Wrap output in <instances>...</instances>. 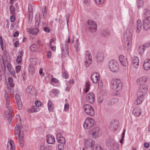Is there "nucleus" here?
<instances>
[{
  "instance_id": "f257e3e1",
  "label": "nucleus",
  "mask_w": 150,
  "mask_h": 150,
  "mask_svg": "<svg viewBox=\"0 0 150 150\" xmlns=\"http://www.w3.org/2000/svg\"><path fill=\"white\" fill-rule=\"evenodd\" d=\"M13 80L11 77H9L8 79V87L9 88L10 92L11 91L13 92V95L15 96V101L16 104V106L18 109L21 110L22 108V104L21 101L20 96H21V93L17 89H15L13 90V87L14 86V84L13 83Z\"/></svg>"
},
{
  "instance_id": "f03ea898",
  "label": "nucleus",
  "mask_w": 150,
  "mask_h": 150,
  "mask_svg": "<svg viewBox=\"0 0 150 150\" xmlns=\"http://www.w3.org/2000/svg\"><path fill=\"white\" fill-rule=\"evenodd\" d=\"M12 92L9 91V88L8 87V91H6L5 93V100L4 103L7 110H6L4 112V119L5 120H8L10 119L12 120L11 114L13 110L12 107L11 106V103L10 102V98H9V93H11Z\"/></svg>"
},
{
  "instance_id": "7ed1b4c3",
  "label": "nucleus",
  "mask_w": 150,
  "mask_h": 150,
  "mask_svg": "<svg viewBox=\"0 0 150 150\" xmlns=\"http://www.w3.org/2000/svg\"><path fill=\"white\" fill-rule=\"evenodd\" d=\"M4 57L2 55H0V61L2 62L1 67L3 72L5 73L6 66L8 71L11 72V65L10 64V58L8 53L7 51H4L3 53Z\"/></svg>"
},
{
  "instance_id": "20e7f679",
  "label": "nucleus",
  "mask_w": 150,
  "mask_h": 150,
  "mask_svg": "<svg viewBox=\"0 0 150 150\" xmlns=\"http://www.w3.org/2000/svg\"><path fill=\"white\" fill-rule=\"evenodd\" d=\"M112 87L113 90L117 92L120 91L122 86V83L119 79H114L111 82Z\"/></svg>"
},
{
  "instance_id": "39448f33",
  "label": "nucleus",
  "mask_w": 150,
  "mask_h": 150,
  "mask_svg": "<svg viewBox=\"0 0 150 150\" xmlns=\"http://www.w3.org/2000/svg\"><path fill=\"white\" fill-rule=\"evenodd\" d=\"M106 145L110 150H118V144L114 140L109 139L106 142Z\"/></svg>"
},
{
  "instance_id": "423d86ee",
  "label": "nucleus",
  "mask_w": 150,
  "mask_h": 150,
  "mask_svg": "<svg viewBox=\"0 0 150 150\" xmlns=\"http://www.w3.org/2000/svg\"><path fill=\"white\" fill-rule=\"evenodd\" d=\"M95 123V121L93 118L89 117L86 119L83 126L85 128L89 129L93 127Z\"/></svg>"
},
{
  "instance_id": "0eeeda50",
  "label": "nucleus",
  "mask_w": 150,
  "mask_h": 150,
  "mask_svg": "<svg viewBox=\"0 0 150 150\" xmlns=\"http://www.w3.org/2000/svg\"><path fill=\"white\" fill-rule=\"evenodd\" d=\"M109 67L110 70L113 72H117L119 70V65L115 60L110 61L109 63Z\"/></svg>"
},
{
  "instance_id": "6e6552de",
  "label": "nucleus",
  "mask_w": 150,
  "mask_h": 150,
  "mask_svg": "<svg viewBox=\"0 0 150 150\" xmlns=\"http://www.w3.org/2000/svg\"><path fill=\"white\" fill-rule=\"evenodd\" d=\"M96 25L95 22L92 20H88L87 23V27L91 32H95L96 29Z\"/></svg>"
},
{
  "instance_id": "1a4fd4ad",
  "label": "nucleus",
  "mask_w": 150,
  "mask_h": 150,
  "mask_svg": "<svg viewBox=\"0 0 150 150\" xmlns=\"http://www.w3.org/2000/svg\"><path fill=\"white\" fill-rule=\"evenodd\" d=\"M83 109L86 112L88 115L93 116L95 112L93 108L90 105L86 104L83 106Z\"/></svg>"
},
{
  "instance_id": "9d476101",
  "label": "nucleus",
  "mask_w": 150,
  "mask_h": 150,
  "mask_svg": "<svg viewBox=\"0 0 150 150\" xmlns=\"http://www.w3.org/2000/svg\"><path fill=\"white\" fill-rule=\"evenodd\" d=\"M145 95V94L142 93L141 91L138 89L137 92V99L136 104L137 105L139 104L142 103L144 99L143 97Z\"/></svg>"
},
{
  "instance_id": "9b49d317",
  "label": "nucleus",
  "mask_w": 150,
  "mask_h": 150,
  "mask_svg": "<svg viewBox=\"0 0 150 150\" xmlns=\"http://www.w3.org/2000/svg\"><path fill=\"white\" fill-rule=\"evenodd\" d=\"M145 95V94L142 93L141 91L138 89L137 92V99L136 104L137 105L139 104L142 103L144 99L143 97Z\"/></svg>"
},
{
  "instance_id": "f8f14e48",
  "label": "nucleus",
  "mask_w": 150,
  "mask_h": 150,
  "mask_svg": "<svg viewBox=\"0 0 150 150\" xmlns=\"http://www.w3.org/2000/svg\"><path fill=\"white\" fill-rule=\"evenodd\" d=\"M84 141L85 147L86 148L90 147L91 150L95 145L94 141L91 139H85Z\"/></svg>"
},
{
  "instance_id": "ddd939ff",
  "label": "nucleus",
  "mask_w": 150,
  "mask_h": 150,
  "mask_svg": "<svg viewBox=\"0 0 150 150\" xmlns=\"http://www.w3.org/2000/svg\"><path fill=\"white\" fill-rule=\"evenodd\" d=\"M86 61L84 62L86 67H87L89 66L92 62V57L91 54L88 51L86 53Z\"/></svg>"
},
{
  "instance_id": "4468645a",
  "label": "nucleus",
  "mask_w": 150,
  "mask_h": 150,
  "mask_svg": "<svg viewBox=\"0 0 150 150\" xmlns=\"http://www.w3.org/2000/svg\"><path fill=\"white\" fill-rule=\"evenodd\" d=\"M91 79L93 83H96L100 79L99 75L96 72H93L91 76Z\"/></svg>"
},
{
  "instance_id": "2eb2a0df",
  "label": "nucleus",
  "mask_w": 150,
  "mask_h": 150,
  "mask_svg": "<svg viewBox=\"0 0 150 150\" xmlns=\"http://www.w3.org/2000/svg\"><path fill=\"white\" fill-rule=\"evenodd\" d=\"M118 101V99L116 98H113L110 99L109 98H107L106 99L107 105L108 106L113 105L117 103Z\"/></svg>"
},
{
  "instance_id": "dca6fc26",
  "label": "nucleus",
  "mask_w": 150,
  "mask_h": 150,
  "mask_svg": "<svg viewBox=\"0 0 150 150\" xmlns=\"http://www.w3.org/2000/svg\"><path fill=\"white\" fill-rule=\"evenodd\" d=\"M99 130V128L98 127L93 128L90 130V133L93 138H96L98 136Z\"/></svg>"
},
{
  "instance_id": "f3484780",
  "label": "nucleus",
  "mask_w": 150,
  "mask_h": 150,
  "mask_svg": "<svg viewBox=\"0 0 150 150\" xmlns=\"http://www.w3.org/2000/svg\"><path fill=\"white\" fill-rule=\"evenodd\" d=\"M124 38L125 41H132V34L129 31H126L124 35Z\"/></svg>"
},
{
  "instance_id": "a211bd4d",
  "label": "nucleus",
  "mask_w": 150,
  "mask_h": 150,
  "mask_svg": "<svg viewBox=\"0 0 150 150\" xmlns=\"http://www.w3.org/2000/svg\"><path fill=\"white\" fill-rule=\"evenodd\" d=\"M86 98L88 102L91 103H94L95 101V96L94 94L92 93H88L86 96Z\"/></svg>"
},
{
  "instance_id": "6ab92c4d",
  "label": "nucleus",
  "mask_w": 150,
  "mask_h": 150,
  "mask_svg": "<svg viewBox=\"0 0 150 150\" xmlns=\"http://www.w3.org/2000/svg\"><path fill=\"white\" fill-rule=\"evenodd\" d=\"M57 140L59 143H65V138L62 136V134L59 133H58L57 134Z\"/></svg>"
},
{
  "instance_id": "aec40b11",
  "label": "nucleus",
  "mask_w": 150,
  "mask_h": 150,
  "mask_svg": "<svg viewBox=\"0 0 150 150\" xmlns=\"http://www.w3.org/2000/svg\"><path fill=\"white\" fill-rule=\"evenodd\" d=\"M46 140L48 143L50 144H53L55 142L54 137L50 134L46 136Z\"/></svg>"
},
{
  "instance_id": "412c9836",
  "label": "nucleus",
  "mask_w": 150,
  "mask_h": 150,
  "mask_svg": "<svg viewBox=\"0 0 150 150\" xmlns=\"http://www.w3.org/2000/svg\"><path fill=\"white\" fill-rule=\"evenodd\" d=\"M8 148L9 150H15V146L14 142L11 139H8L7 144Z\"/></svg>"
},
{
  "instance_id": "4be33fe9",
  "label": "nucleus",
  "mask_w": 150,
  "mask_h": 150,
  "mask_svg": "<svg viewBox=\"0 0 150 150\" xmlns=\"http://www.w3.org/2000/svg\"><path fill=\"white\" fill-rule=\"evenodd\" d=\"M119 59L121 64L123 66L125 67L127 64L126 59L122 55H120L119 57Z\"/></svg>"
},
{
  "instance_id": "5701e85b",
  "label": "nucleus",
  "mask_w": 150,
  "mask_h": 150,
  "mask_svg": "<svg viewBox=\"0 0 150 150\" xmlns=\"http://www.w3.org/2000/svg\"><path fill=\"white\" fill-rule=\"evenodd\" d=\"M30 48L31 51L33 52H39L41 51L40 48L38 47L36 45L34 44L31 45L30 47Z\"/></svg>"
},
{
  "instance_id": "b1692460",
  "label": "nucleus",
  "mask_w": 150,
  "mask_h": 150,
  "mask_svg": "<svg viewBox=\"0 0 150 150\" xmlns=\"http://www.w3.org/2000/svg\"><path fill=\"white\" fill-rule=\"evenodd\" d=\"M150 21L145 19L143 21V27L144 30H147L150 27Z\"/></svg>"
},
{
  "instance_id": "393cba45",
  "label": "nucleus",
  "mask_w": 150,
  "mask_h": 150,
  "mask_svg": "<svg viewBox=\"0 0 150 150\" xmlns=\"http://www.w3.org/2000/svg\"><path fill=\"white\" fill-rule=\"evenodd\" d=\"M144 69L146 70H149L150 69V59H146L145 61L143 64Z\"/></svg>"
},
{
  "instance_id": "a878e982",
  "label": "nucleus",
  "mask_w": 150,
  "mask_h": 150,
  "mask_svg": "<svg viewBox=\"0 0 150 150\" xmlns=\"http://www.w3.org/2000/svg\"><path fill=\"white\" fill-rule=\"evenodd\" d=\"M27 31L32 35H36L39 31V30L38 28H28L27 29Z\"/></svg>"
},
{
  "instance_id": "bb28decb",
  "label": "nucleus",
  "mask_w": 150,
  "mask_h": 150,
  "mask_svg": "<svg viewBox=\"0 0 150 150\" xmlns=\"http://www.w3.org/2000/svg\"><path fill=\"white\" fill-rule=\"evenodd\" d=\"M25 91L26 92L30 93L33 95H35V93L34 89L32 86H28L25 89Z\"/></svg>"
},
{
  "instance_id": "cd10ccee",
  "label": "nucleus",
  "mask_w": 150,
  "mask_h": 150,
  "mask_svg": "<svg viewBox=\"0 0 150 150\" xmlns=\"http://www.w3.org/2000/svg\"><path fill=\"white\" fill-rule=\"evenodd\" d=\"M15 132L18 136H22L23 134V131H21L20 126L19 125H17L15 128Z\"/></svg>"
},
{
  "instance_id": "c85d7f7f",
  "label": "nucleus",
  "mask_w": 150,
  "mask_h": 150,
  "mask_svg": "<svg viewBox=\"0 0 150 150\" xmlns=\"http://www.w3.org/2000/svg\"><path fill=\"white\" fill-rule=\"evenodd\" d=\"M104 55L103 53L99 52L97 54L96 59L98 62H101L103 60Z\"/></svg>"
},
{
  "instance_id": "c756f323",
  "label": "nucleus",
  "mask_w": 150,
  "mask_h": 150,
  "mask_svg": "<svg viewBox=\"0 0 150 150\" xmlns=\"http://www.w3.org/2000/svg\"><path fill=\"white\" fill-rule=\"evenodd\" d=\"M138 89L146 95L148 91L147 86L146 85H142Z\"/></svg>"
},
{
  "instance_id": "7c9ffc66",
  "label": "nucleus",
  "mask_w": 150,
  "mask_h": 150,
  "mask_svg": "<svg viewBox=\"0 0 150 150\" xmlns=\"http://www.w3.org/2000/svg\"><path fill=\"white\" fill-rule=\"evenodd\" d=\"M146 79L145 77H140L137 80V83L140 85H142L145 83L146 81Z\"/></svg>"
},
{
  "instance_id": "2f4dec72",
  "label": "nucleus",
  "mask_w": 150,
  "mask_h": 150,
  "mask_svg": "<svg viewBox=\"0 0 150 150\" xmlns=\"http://www.w3.org/2000/svg\"><path fill=\"white\" fill-rule=\"evenodd\" d=\"M139 64V59L138 57L134 56L133 57V66L135 67H137Z\"/></svg>"
},
{
  "instance_id": "473e14b6",
  "label": "nucleus",
  "mask_w": 150,
  "mask_h": 150,
  "mask_svg": "<svg viewBox=\"0 0 150 150\" xmlns=\"http://www.w3.org/2000/svg\"><path fill=\"white\" fill-rule=\"evenodd\" d=\"M24 134L22 136H18V142L19 145L21 147H23L24 145Z\"/></svg>"
},
{
  "instance_id": "72a5a7b5",
  "label": "nucleus",
  "mask_w": 150,
  "mask_h": 150,
  "mask_svg": "<svg viewBox=\"0 0 150 150\" xmlns=\"http://www.w3.org/2000/svg\"><path fill=\"white\" fill-rule=\"evenodd\" d=\"M141 111V109L139 108H137L133 110L132 112L134 115L138 116L140 115Z\"/></svg>"
},
{
  "instance_id": "f704fd0d",
  "label": "nucleus",
  "mask_w": 150,
  "mask_h": 150,
  "mask_svg": "<svg viewBox=\"0 0 150 150\" xmlns=\"http://www.w3.org/2000/svg\"><path fill=\"white\" fill-rule=\"evenodd\" d=\"M48 107L50 111H53L54 107L52 102L50 100H49L47 104Z\"/></svg>"
},
{
  "instance_id": "c9c22d12",
  "label": "nucleus",
  "mask_w": 150,
  "mask_h": 150,
  "mask_svg": "<svg viewBox=\"0 0 150 150\" xmlns=\"http://www.w3.org/2000/svg\"><path fill=\"white\" fill-rule=\"evenodd\" d=\"M141 21L140 19H138L137 22V27L136 30L137 33H139L141 29L142 25L141 23Z\"/></svg>"
},
{
  "instance_id": "e433bc0d",
  "label": "nucleus",
  "mask_w": 150,
  "mask_h": 150,
  "mask_svg": "<svg viewBox=\"0 0 150 150\" xmlns=\"http://www.w3.org/2000/svg\"><path fill=\"white\" fill-rule=\"evenodd\" d=\"M35 68L33 64H30L28 67V71L29 73H33L35 71Z\"/></svg>"
},
{
  "instance_id": "4c0bfd02",
  "label": "nucleus",
  "mask_w": 150,
  "mask_h": 150,
  "mask_svg": "<svg viewBox=\"0 0 150 150\" xmlns=\"http://www.w3.org/2000/svg\"><path fill=\"white\" fill-rule=\"evenodd\" d=\"M91 150H103L101 146L98 144H95Z\"/></svg>"
},
{
  "instance_id": "58836bf2",
  "label": "nucleus",
  "mask_w": 150,
  "mask_h": 150,
  "mask_svg": "<svg viewBox=\"0 0 150 150\" xmlns=\"http://www.w3.org/2000/svg\"><path fill=\"white\" fill-rule=\"evenodd\" d=\"M90 84L89 82L88 81L87 82L85 85V88L84 89V91L85 93H86L88 91L90 88Z\"/></svg>"
},
{
  "instance_id": "ea45409f",
  "label": "nucleus",
  "mask_w": 150,
  "mask_h": 150,
  "mask_svg": "<svg viewBox=\"0 0 150 150\" xmlns=\"http://www.w3.org/2000/svg\"><path fill=\"white\" fill-rule=\"evenodd\" d=\"M39 110V108L38 107L35 105L33 106L31 109V111L32 112H37Z\"/></svg>"
},
{
  "instance_id": "a19ab883",
  "label": "nucleus",
  "mask_w": 150,
  "mask_h": 150,
  "mask_svg": "<svg viewBox=\"0 0 150 150\" xmlns=\"http://www.w3.org/2000/svg\"><path fill=\"white\" fill-rule=\"evenodd\" d=\"M125 44H126V47L127 50H128L131 47L132 44V41H125Z\"/></svg>"
},
{
  "instance_id": "79ce46f5",
  "label": "nucleus",
  "mask_w": 150,
  "mask_h": 150,
  "mask_svg": "<svg viewBox=\"0 0 150 150\" xmlns=\"http://www.w3.org/2000/svg\"><path fill=\"white\" fill-rule=\"evenodd\" d=\"M29 61L34 64H36L38 62V59L36 58H30L29 59Z\"/></svg>"
},
{
  "instance_id": "37998d69",
  "label": "nucleus",
  "mask_w": 150,
  "mask_h": 150,
  "mask_svg": "<svg viewBox=\"0 0 150 150\" xmlns=\"http://www.w3.org/2000/svg\"><path fill=\"white\" fill-rule=\"evenodd\" d=\"M40 14L39 13H38V18H37L36 17L35 19V25L36 26H38L39 24L40 20Z\"/></svg>"
},
{
  "instance_id": "c03bdc74",
  "label": "nucleus",
  "mask_w": 150,
  "mask_h": 150,
  "mask_svg": "<svg viewBox=\"0 0 150 150\" xmlns=\"http://www.w3.org/2000/svg\"><path fill=\"white\" fill-rule=\"evenodd\" d=\"M59 143V144L58 145V149L60 150H63L64 148V145L65 144V143Z\"/></svg>"
},
{
  "instance_id": "a18cd8bd",
  "label": "nucleus",
  "mask_w": 150,
  "mask_h": 150,
  "mask_svg": "<svg viewBox=\"0 0 150 150\" xmlns=\"http://www.w3.org/2000/svg\"><path fill=\"white\" fill-rule=\"evenodd\" d=\"M138 6H142L143 5V0H138L137 2Z\"/></svg>"
},
{
  "instance_id": "49530a36",
  "label": "nucleus",
  "mask_w": 150,
  "mask_h": 150,
  "mask_svg": "<svg viewBox=\"0 0 150 150\" xmlns=\"http://www.w3.org/2000/svg\"><path fill=\"white\" fill-rule=\"evenodd\" d=\"M47 148V146L44 144H41L40 146V150H45Z\"/></svg>"
},
{
  "instance_id": "de8ad7c7",
  "label": "nucleus",
  "mask_w": 150,
  "mask_h": 150,
  "mask_svg": "<svg viewBox=\"0 0 150 150\" xmlns=\"http://www.w3.org/2000/svg\"><path fill=\"white\" fill-rule=\"evenodd\" d=\"M10 13L12 14H14L15 11V9L14 7L13 6H11L10 7Z\"/></svg>"
},
{
  "instance_id": "09e8293b",
  "label": "nucleus",
  "mask_w": 150,
  "mask_h": 150,
  "mask_svg": "<svg viewBox=\"0 0 150 150\" xmlns=\"http://www.w3.org/2000/svg\"><path fill=\"white\" fill-rule=\"evenodd\" d=\"M145 50L144 48L140 47L139 50V53L140 54L142 55L144 53Z\"/></svg>"
},
{
  "instance_id": "8fccbe9b",
  "label": "nucleus",
  "mask_w": 150,
  "mask_h": 150,
  "mask_svg": "<svg viewBox=\"0 0 150 150\" xmlns=\"http://www.w3.org/2000/svg\"><path fill=\"white\" fill-rule=\"evenodd\" d=\"M16 60L18 63H20L22 60V56H18Z\"/></svg>"
},
{
  "instance_id": "3c124183",
  "label": "nucleus",
  "mask_w": 150,
  "mask_h": 150,
  "mask_svg": "<svg viewBox=\"0 0 150 150\" xmlns=\"http://www.w3.org/2000/svg\"><path fill=\"white\" fill-rule=\"evenodd\" d=\"M0 44L1 48L3 50H4L2 38L1 36H0Z\"/></svg>"
},
{
  "instance_id": "603ef678",
  "label": "nucleus",
  "mask_w": 150,
  "mask_h": 150,
  "mask_svg": "<svg viewBox=\"0 0 150 150\" xmlns=\"http://www.w3.org/2000/svg\"><path fill=\"white\" fill-rule=\"evenodd\" d=\"M95 2L98 4H101L104 2V0H95Z\"/></svg>"
},
{
  "instance_id": "864d4df0",
  "label": "nucleus",
  "mask_w": 150,
  "mask_h": 150,
  "mask_svg": "<svg viewBox=\"0 0 150 150\" xmlns=\"http://www.w3.org/2000/svg\"><path fill=\"white\" fill-rule=\"evenodd\" d=\"M68 46H68V45L67 44H65V48L66 50V52H67L66 55H68L69 53V50H68V49H69Z\"/></svg>"
},
{
  "instance_id": "5fc2aeb1",
  "label": "nucleus",
  "mask_w": 150,
  "mask_h": 150,
  "mask_svg": "<svg viewBox=\"0 0 150 150\" xmlns=\"http://www.w3.org/2000/svg\"><path fill=\"white\" fill-rule=\"evenodd\" d=\"M62 76L65 79H67L69 77L68 74L65 72H64L63 73Z\"/></svg>"
},
{
  "instance_id": "6e6d98bb",
  "label": "nucleus",
  "mask_w": 150,
  "mask_h": 150,
  "mask_svg": "<svg viewBox=\"0 0 150 150\" xmlns=\"http://www.w3.org/2000/svg\"><path fill=\"white\" fill-rule=\"evenodd\" d=\"M46 7L44 6L42 9V12L43 13V16H44V15L46 14L47 11L46 9Z\"/></svg>"
},
{
  "instance_id": "4d7b16f0",
  "label": "nucleus",
  "mask_w": 150,
  "mask_h": 150,
  "mask_svg": "<svg viewBox=\"0 0 150 150\" xmlns=\"http://www.w3.org/2000/svg\"><path fill=\"white\" fill-rule=\"evenodd\" d=\"M35 103V105L38 107L41 105V103L39 101L36 100Z\"/></svg>"
},
{
  "instance_id": "13d9d810",
  "label": "nucleus",
  "mask_w": 150,
  "mask_h": 150,
  "mask_svg": "<svg viewBox=\"0 0 150 150\" xmlns=\"http://www.w3.org/2000/svg\"><path fill=\"white\" fill-rule=\"evenodd\" d=\"M150 45V44L149 43H145L144 45H143L142 47L144 48V49H146V48L149 47Z\"/></svg>"
},
{
  "instance_id": "bf43d9fd",
  "label": "nucleus",
  "mask_w": 150,
  "mask_h": 150,
  "mask_svg": "<svg viewBox=\"0 0 150 150\" xmlns=\"http://www.w3.org/2000/svg\"><path fill=\"white\" fill-rule=\"evenodd\" d=\"M102 34L106 36L108 35L109 32L108 30H104L102 32Z\"/></svg>"
},
{
  "instance_id": "052dcab7",
  "label": "nucleus",
  "mask_w": 150,
  "mask_h": 150,
  "mask_svg": "<svg viewBox=\"0 0 150 150\" xmlns=\"http://www.w3.org/2000/svg\"><path fill=\"white\" fill-rule=\"evenodd\" d=\"M21 68L20 66H16V71L17 73L19 72Z\"/></svg>"
},
{
  "instance_id": "680f3d73",
  "label": "nucleus",
  "mask_w": 150,
  "mask_h": 150,
  "mask_svg": "<svg viewBox=\"0 0 150 150\" xmlns=\"http://www.w3.org/2000/svg\"><path fill=\"white\" fill-rule=\"evenodd\" d=\"M69 109V105L68 103H66L65 104L64 106V110L66 111L67 110H68Z\"/></svg>"
},
{
  "instance_id": "e2e57ef3",
  "label": "nucleus",
  "mask_w": 150,
  "mask_h": 150,
  "mask_svg": "<svg viewBox=\"0 0 150 150\" xmlns=\"http://www.w3.org/2000/svg\"><path fill=\"white\" fill-rule=\"evenodd\" d=\"M79 45V43L78 42V40L77 39L76 41L75 45V47L76 48V50H77L78 48Z\"/></svg>"
},
{
  "instance_id": "0e129e2a",
  "label": "nucleus",
  "mask_w": 150,
  "mask_h": 150,
  "mask_svg": "<svg viewBox=\"0 0 150 150\" xmlns=\"http://www.w3.org/2000/svg\"><path fill=\"white\" fill-rule=\"evenodd\" d=\"M44 30L45 32L49 33L50 30V28L45 27L44 28Z\"/></svg>"
},
{
  "instance_id": "69168bd1",
  "label": "nucleus",
  "mask_w": 150,
  "mask_h": 150,
  "mask_svg": "<svg viewBox=\"0 0 150 150\" xmlns=\"http://www.w3.org/2000/svg\"><path fill=\"white\" fill-rule=\"evenodd\" d=\"M144 12L145 16L149 14V13H150V11L149 10L147 9H145L144 10Z\"/></svg>"
},
{
  "instance_id": "338daca9",
  "label": "nucleus",
  "mask_w": 150,
  "mask_h": 150,
  "mask_svg": "<svg viewBox=\"0 0 150 150\" xmlns=\"http://www.w3.org/2000/svg\"><path fill=\"white\" fill-rule=\"evenodd\" d=\"M15 20V17L13 15H12L10 17V21L11 22H13Z\"/></svg>"
},
{
  "instance_id": "774afa93",
  "label": "nucleus",
  "mask_w": 150,
  "mask_h": 150,
  "mask_svg": "<svg viewBox=\"0 0 150 150\" xmlns=\"http://www.w3.org/2000/svg\"><path fill=\"white\" fill-rule=\"evenodd\" d=\"M103 100V98L102 97H99L98 99V101L99 102H102Z\"/></svg>"
}]
</instances>
